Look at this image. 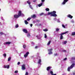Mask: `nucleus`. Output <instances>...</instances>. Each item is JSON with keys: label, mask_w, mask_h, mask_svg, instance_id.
Masks as SVG:
<instances>
[{"label": "nucleus", "mask_w": 75, "mask_h": 75, "mask_svg": "<svg viewBox=\"0 0 75 75\" xmlns=\"http://www.w3.org/2000/svg\"><path fill=\"white\" fill-rule=\"evenodd\" d=\"M62 27H63V28H65V25H62Z\"/></svg>", "instance_id": "43"}, {"label": "nucleus", "mask_w": 75, "mask_h": 75, "mask_svg": "<svg viewBox=\"0 0 75 75\" xmlns=\"http://www.w3.org/2000/svg\"><path fill=\"white\" fill-rule=\"evenodd\" d=\"M75 35V32H73L72 33H71L72 35Z\"/></svg>", "instance_id": "24"}, {"label": "nucleus", "mask_w": 75, "mask_h": 75, "mask_svg": "<svg viewBox=\"0 0 75 75\" xmlns=\"http://www.w3.org/2000/svg\"><path fill=\"white\" fill-rule=\"evenodd\" d=\"M67 17H68V18H73V16H71V15L70 14H68L67 16Z\"/></svg>", "instance_id": "13"}, {"label": "nucleus", "mask_w": 75, "mask_h": 75, "mask_svg": "<svg viewBox=\"0 0 75 75\" xmlns=\"http://www.w3.org/2000/svg\"><path fill=\"white\" fill-rule=\"evenodd\" d=\"M68 32L66 31L65 32H64L63 33H61L60 35H61L60 38L61 40H62V39H63V36H62V35H64V34H67L68 33Z\"/></svg>", "instance_id": "4"}, {"label": "nucleus", "mask_w": 75, "mask_h": 75, "mask_svg": "<svg viewBox=\"0 0 75 75\" xmlns=\"http://www.w3.org/2000/svg\"><path fill=\"white\" fill-rule=\"evenodd\" d=\"M14 0H9L8 1V3L9 4V3H10V4H11V3H13V1H14Z\"/></svg>", "instance_id": "16"}, {"label": "nucleus", "mask_w": 75, "mask_h": 75, "mask_svg": "<svg viewBox=\"0 0 75 75\" xmlns=\"http://www.w3.org/2000/svg\"><path fill=\"white\" fill-rule=\"evenodd\" d=\"M38 36H37V37L38 38Z\"/></svg>", "instance_id": "59"}, {"label": "nucleus", "mask_w": 75, "mask_h": 75, "mask_svg": "<svg viewBox=\"0 0 75 75\" xmlns=\"http://www.w3.org/2000/svg\"><path fill=\"white\" fill-rule=\"evenodd\" d=\"M3 55H4V57H6V53H4V54Z\"/></svg>", "instance_id": "34"}, {"label": "nucleus", "mask_w": 75, "mask_h": 75, "mask_svg": "<svg viewBox=\"0 0 75 75\" xmlns=\"http://www.w3.org/2000/svg\"><path fill=\"white\" fill-rule=\"evenodd\" d=\"M18 72V71H15V73H17Z\"/></svg>", "instance_id": "48"}, {"label": "nucleus", "mask_w": 75, "mask_h": 75, "mask_svg": "<svg viewBox=\"0 0 75 75\" xmlns=\"http://www.w3.org/2000/svg\"><path fill=\"white\" fill-rule=\"evenodd\" d=\"M25 24H28V23L26 20L25 21Z\"/></svg>", "instance_id": "25"}, {"label": "nucleus", "mask_w": 75, "mask_h": 75, "mask_svg": "<svg viewBox=\"0 0 75 75\" xmlns=\"http://www.w3.org/2000/svg\"><path fill=\"white\" fill-rule=\"evenodd\" d=\"M37 54L38 55H39V54H40V53H38Z\"/></svg>", "instance_id": "56"}, {"label": "nucleus", "mask_w": 75, "mask_h": 75, "mask_svg": "<svg viewBox=\"0 0 75 75\" xmlns=\"http://www.w3.org/2000/svg\"><path fill=\"white\" fill-rule=\"evenodd\" d=\"M43 4H44V3L41 2L40 3V4H38V7H41V6Z\"/></svg>", "instance_id": "17"}, {"label": "nucleus", "mask_w": 75, "mask_h": 75, "mask_svg": "<svg viewBox=\"0 0 75 75\" xmlns=\"http://www.w3.org/2000/svg\"><path fill=\"white\" fill-rule=\"evenodd\" d=\"M75 66V63H73L70 67H68L67 69V71H70V69H72L73 67H74Z\"/></svg>", "instance_id": "3"}, {"label": "nucleus", "mask_w": 75, "mask_h": 75, "mask_svg": "<svg viewBox=\"0 0 75 75\" xmlns=\"http://www.w3.org/2000/svg\"><path fill=\"white\" fill-rule=\"evenodd\" d=\"M59 30H60V29L57 28L56 29V31H59Z\"/></svg>", "instance_id": "27"}, {"label": "nucleus", "mask_w": 75, "mask_h": 75, "mask_svg": "<svg viewBox=\"0 0 75 75\" xmlns=\"http://www.w3.org/2000/svg\"><path fill=\"white\" fill-rule=\"evenodd\" d=\"M19 17H20L17 14H15L14 15V18L15 19H17Z\"/></svg>", "instance_id": "8"}, {"label": "nucleus", "mask_w": 75, "mask_h": 75, "mask_svg": "<svg viewBox=\"0 0 75 75\" xmlns=\"http://www.w3.org/2000/svg\"><path fill=\"white\" fill-rule=\"evenodd\" d=\"M57 75V74H53V75Z\"/></svg>", "instance_id": "55"}, {"label": "nucleus", "mask_w": 75, "mask_h": 75, "mask_svg": "<svg viewBox=\"0 0 75 75\" xmlns=\"http://www.w3.org/2000/svg\"><path fill=\"white\" fill-rule=\"evenodd\" d=\"M23 31L24 32V33H26V34H27L28 33L27 30H26L25 29H23Z\"/></svg>", "instance_id": "18"}, {"label": "nucleus", "mask_w": 75, "mask_h": 75, "mask_svg": "<svg viewBox=\"0 0 75 75\" xmlns=\"http://www.w3.org/2000/svg\"><path fill=\"white\" fill-rule=\"evenodd\" d=\"M15 27L16 28H18V24H16L15 26Z\"/></svg>", "instance_id": "33"}, {"label": "nucleus", "mask_w": 75, "mask_h": 75, "mask_svg": "<svg viewBox=\"0 0 75 75\" xmlns=\"http://www.w3.org/2000/svg\"><path fill=\"white\" fill-rule=\"evenodd\" d=\"M68 1V0H64L63 1L62 3V5H64L66 4V3Z\"/></svg>", "instance_id": "9"}, {"label": "nucleus", "mask_w": 75, "mask_h": 75, "mask_svg": "<svg viewBox=\"0 0 75 75\" xmlns=\"http://www.w3.org/2000/svg\"><path fill=\"white\" fill-rule=\"evenodd\" d=\"M25 47H26V45H23V48H25Z\"/></svg>", "instance_id": "36"}, {"label": "nucleus", "mask_w": 75, "mask_h": 75, "mask_svg": "<svg viewBox=\"0 0 75 75\" xmlns=\"http://www.w3.org/2000/svg\"><path fill=\"white\" fill-rule=\"evenodd\" d=\"M27 3H28V4L30 8L31 9L33 10V7H32V6L31 5H30L31 4V2H30V1H27Z\"/></svg>", "instance_id": "6"}, {"label": "nucleus", "mask_w": 75, "mask_h": 75, "mask_svg": "<svg viewBox=\"0 0 75 75\" xmlns=\"http://www.w3.org/2000/svg\"><path fill=\"white\" fill-rule=\"evenodd\" d=\"M64 52H66V50H64Z\"/></svg>", "instance_id": "57"}, {"label": "nucleus", "mask_w": 75, "mask_h": 75, "mask_svg": "<svg viewBox=\"0 0 75 75\" xmlns=\"http://www.w3.org/2000/svg\"><path fill=\"white\" fill-rule=\"evenodd\" d=\"M71 59H72V61H74V60H75V57H73L71 58Z\"/></svg>", "instance_id": "32"}, {"label": "nucleus", "mask_w": 75, "mask_h": 75, "mask_svg": "<svg viewBox=\"0 0 75 75\" xmlns=\"http://www.w3.org/2000/svg\"><path fill=\"white\" fill-rule=\"evenodd\" d=\"M51 68H52V67L51 66H49L47 67V71L49 73H50V71L51 70Z\"/></svg>", "instance_id": "7"}, {"label": "nucleus", "mask_w": 75, "mask_h": 75, "mask_svg": "<svg viewBox=\"0 0 75 75\" xmlns=\"http://www.w3.org/2000/svg\"><path fill=\"white\" fill-rule=\"evenodd\" d=\"M31 44L32 45H33L34 44V43L33 42H31Z\"/></svg>", "instance_id": "38"}, {"label": "nucleus", "mask_w": 75, "mask_h": 75, "mask_svg": "<svg viewBox=\"0 0 75 75\" xmlns=\"http://www.w3.org/2000/svg\"><path fill=\"white\" fill-rule=\"evenodd\" d=\"M54 55L55 56H57V53H55Z\"/></svg>", "instance_id": "51"}, {"label": "nucleus", "mask_w": 75, "mask_h": 75, "mask_svg": "<svg viewBox=\"0 0 75 75\" xmlns=\"http://www.w3.org/2000/svg\"><path fill=\"white\" fill-rule=\"evenodd\" d=\"M47 35H46V34H45V38H47Z\"/></svg>", "instance_id": "35"}, {"label": "nucleus", "mask_w": 75, "mask_h": 75, "mask_svg": "<svg viewBox=\"0 0 75 75\" xmlns=\"http://www.w3.org/2000/svg\"><path fill=\"white\" fill-rule=\"evenodd\" d=\"M46 11H50V9H49V8H46Z\"/></svg>", "instance_id": "28"}, {"label": "nucleus", "mask_w": 75, "mask_h": 75, "mask_svg": "<svg viewBox=\"0 0 75 75\" xmlns=\"http://www.w3.org/2000/svg\"><path fill=\"white\" fill-rule=\"evenodd\" d=\"M27 36L28 38H31V35H30V33H28L27 35Z\"/></svg>", "instance_id": "15"}, {"label": "nucleus", "mask_w": 75, "mask_h": 75, "mask_svg": "<svg viewBox=\"0 0 75 75\" xmlns=\"http://www.w3.org/2000/svg\"><path fill=\"white\" fill-rule=\"evenodd\" d=\"M29 54V52H27L26 53V54L24 55V57L25 58H26L28 57V55Z\"/></svg>", "instance_id": "12"}, {"label": "nucleus", "mask_w": 75, "mask_h": 75, "mask_svg": "<svg viewBox=\"0 0 75 75\" xmlns=\"http://www.w3.org/2000/svg\"><path fill=\"white\" fill-rule=\"evenodd\" d=\"M54 21H56V20H57V18H54Z\"/></svg>", "instance_id": "42"}, {"label": "nucleus", "mask_w": 75, "mask_h": 75, "mask_svg": "<svg viewBox=\"0 0 75 75\" xmlns=\"http://www.w3.org/2000/svg\"><path fill=\"white\" fill-rule=\"evenodd\" d=\"M1 20H3V17H1Z\"/></svg>", "instance_id": "53"}, {"label": "nucleus", "mask_w": 75, "mask_h": 75, "mask_svg": "<svg viewBox=\"0 0 75 75\" xmlns=\"http://www.w3.org/2000/svg\"><path fill=\"white\" fill-rule=\"evenodd\" d=\"M41 59H40L38 61V63L40 65H41Z\"/></svg>", "instance_id": "19"}, {"label": "nucleus", "mask_w": 75, "mask_h": 75, "mask_svg": "<svg viewBox=\"0 0 75 75\" xmlns=\"http://www.w3.org/2000/svg\"><path fill=\"white\" fill-rule=\"evenodd\" d=\"M4 33L3 32H0V35H4Z\"/></svg>", "instance_id": "23"}, {"label": "nucleus", "mask_w": 75, "mask_h": 75, "mask_svg": "<svg viewBox=\"0 0 75 75\" xmlns=\"http://www.w3.org/2000/svg\"><path fill=\"white\" fill-rule=\"evenodd\" d=\"M31 19V18H29L27 19V20L28 21H30Z\"/></svg>", "instance_id": "31"}, {"label": "nucleus", "mask_w": 75, "mask_h": 75, "mask_svg": "<svg viewBox=\"0 0 75 75\" xmlns=\"http://www.w3.org/2000/svg\"><path fill=\"white\" fill-rule=\"evenodd\" d=\"M56 11H53L52 12H49L47 14V15H50L51 14V16L53 17H57V15H56Z\"/></svg>", "instance_id": "1"}, {"label": "nucleus", "mask_w": 75, "mask_h": 75, "mask_svg": "<svg viewBox=\"0 0 75 75\" xmlns=\"http://www.w3.org/2000/svg\"><path fill=\"white\" fill-rule=\"evenodd\" d=\"M43 14H44V13H40V16H42V15H43Z\"/></svg>", "instance_id": "41"}, {"label": "nucleus", "mask_w": 75, "mask_h": 75, "mask_svg": "<svg viewBox=\"0 0 75 75\" xmlns=\"http://www.w3.org/2000/svg\"><path fill=\"white\" fill-rule=\"evenodd\" d=\"M30 26L31 27H32V26H33V24H30Z\"/></svg>", "instance_id": "52"}, {"label": "nucleus", "mask_w": 75, "mask_h": 75, "mask_svg": "<svg viewBox=\"0 0 75 75\" xmlns=\"http://www.w3.org/2000/svg\"><path fill=\"white\" fill-rule=\"evenodd\" d=\"M11 44V42H7L4 43V45H6V44L9 45V44Z\"/></svg>", "instance_id": "14"}, {"label": "nucleus", "mask_w": 75, "mask_h": 75, "mask_svg": "<svg viewBox=\"0 0 75 75\" xmlns=\"http://www.w3.org/2000/svg\"><path fill=\"white\" fill-rule=\"evenodd\" d=\"M45 1V0H41L42 3H44V2Z\"/></svg>", "instance_id": "44"}, {"label": "nucleus", "mask_w": 75, "mask_h": 75, "mask_svg": "<svg viewBox=\"0 0 75 75\" xmlns=\"http://www.w3.org/2000/svg\"><path fill=\"white\" fill-rule=\"evenodd\" d=\"M31 17L33 18H34L36 17V15H33L31 16Z\"/></svg>", "instance_id": "20"}, {"label": "nucleus", "mask_w": 75, "mask_h": 75, "mask_svg": "<svg viewBox=\"0 0 75 75\" xmlns=\"http://www.w3.org/2000/svg\"><path fill=\"white\" fill-rule=\"evenodd\" d=\"M50 73L51 74L53 75L54 74V73H53V70L52 69L51 71H50Z\"/></svg>", "instance_id": "21"}, {"label": "nucleus", "mask_w": 75, "mask_h": 75, "mask_svg": "<svg viewBox=\"0 0 75 75\" xmlns=\"http://www.w3.org/2000/svg\"><path fill=\"white\" fill-rule=\"evenodd\" d=\"M67 58H65L64 59V61H66V60H67Z\"/></svg>", "instance_id": "40"}, {"label": "nucleus", "mask_w": 75, "mask_h": 75, "mask_svg": "<svg viewBox=\"0 0 75 75\" xmlns=\"http://www.w3.org/2000/svg\"><path fill=\"white\" fill-rule=\"evenodd\" d=\"M33 23H34V24H35V21H33Z\"/></svg>", "instance_id": "54"}, {"label": "nucleus", "mask_w": 75, "mask_h": 75, "mask_svg": "<svg viewBox=\"0 0 75 75\" xmlns=\"http://www.w3.org/2000/svg\"><path fill=\"white\" fill-rule=\"evenodd\" d=\"M24 4H26V3L25 2Z\"/></svg>", "instance_id": "58"}, {"label": "nucleus", "mask_w": 75, "mask_h": 75, "mask_svg": "<svg viewBox=\"0 0 75 75\" xmlns=\"http://www.w3.org/2000/svg\"><path fill=\"white\" fill-rule=\"evenodd\" d=\"M0 11H1V9H0Z\"/></svg>", "instance_id": "60"}, {"label": "nucleus", "mask_w": 75, "mask_h": 75, "mask_svg": "<svg viewBox=\"0 0 75 75\" xmlns=\"http://www.w3.org/2000/svg\"><path fill=\"white\" fill-rule=\"evenodd\" d=\"M25 65L23 64L22 66V70H25Z\"/></svg>", "instance_id": "10"}, {"label": "nucleus", "mask_w": 75, "mask_h": 75, "mask_svg": "<svg viewBox=\"0 0 75 75\" xmlns=\"http://www.w3.org/2000/svg\"><path fill=\"white\" fill-rule=\"evenodd\" d=\"M71 22L72 23H74V21L73 19H72L71 20Z\"/></svg>", "instance_id": "26"}, {"label": "nucleus", "mask_w": 75, "mask_h": 75, "mask_svg": "<svg viewBox=\"0 0 75 75\" xmlns=\"http://www.w3.org/2000/svg\"><path fill=\"white\" fill-rule=\"evenodd\" d=\"M67 43V41H65L64 42H63V44H66Z\"/></svg>", "instance_id": "22"}, {"label": "nucleus", "mask_w": 75, "mask_h": 75, "mask_svg": "<svg viewBox=\"0 0 75 75\" xmlns=\"http://www.w3.org/2000/svg\"><path fill=\"white\" fill-rule=\"evenodd\" d=\"M57 21L58 23H60V21H59V19H57Z\"/></svg>", "instance_id": "39"}, {"label": "nucleus", "mask_w": 75, "mask_h": 75, "mask_svg": "<svg viewBox=\"0 0 75 75\" xmlns=\"http://www.w3.org/2000/svg\"><path fill=\"white\" fill-rule=\"evenodd\" d=\"M20 62H18V63L17 64L18 65H20Z\"/></svg>", "instance_id": "45"}, {"label": "nucleus", "mask_w": 75, "mask_h": 75, "mask_svg": "<svg viewBox=\"0 0 75 75\" xmlns=\"http://www.w3.org/2000/svg\"><path fill=\"white\" fill-rule=\"evenodd\" d=\"M37 22H38V23H39V22H40V20H37Z\"/></svg>", "instance_id": "50"}, {"label": "nucleus", "mask_w": 75, "mask_h": 75, "mask_svg": "<svg viewBox=\"0 0 75 75\" xmlns=\"http://www.w3.org/2000/svg\"><path fill=\"white\" fill-rule=\"evenodd\" d=\"M43 31H45V32L46 31H48V30L47 29H45V30H43Z\"/></svg>", "instance_id": "37"}, {"label": "nucleus", "mask_w": 75, "mask_h": 75, "mask_svg": "<svg viewBox=\"0 0 75 75\" xmlns=\"http://www.w3.org/2000/svg\"><path fill=\"white\" fill-rule=\"evenodd\" d=\"M50 44H51V41H49L47 43V45H49Z\"/></svg>", "instance_id": "29"}, {"label": "nucleus", "mask_w": 75, "mask_h": 75, "mask_svg": "<svg viewBox=\"0 0 75 75\" xmlns=\"http://www.w3.org/2000/svg\"><path fill=\"white\" fill-rule=\"evenodd\" d=\"M38 48V46H36L35 47V49H37V48Z\"/></svg>", "instance_id": "46"}, {"label": "nucleus", "mask_w": 75, "mask_h": 75, "mask_svg": "<svg viewBox=\"0 0 75 75\" xmlns=\"http://www.w3.org/2000/svg\"><path fill=\"white\" fill-rule=\"evenodd\" d=\"M52 48L48 49V51L49 52V55H51V54H52Z\"/></svg>", "instance_id": "5"}, {"label": "nucleus", "mask_w": 75, "mask_h": 75, "mask_svg": "<svg viewBox=\"0 0 75 75\" xmlns=\"http://www.w3.org/2000/svg\"><path fill=\"white\" fill-rule=\"evenodd\" d=\"M18 16H19V17H20L21 16V17H24V15L22 13V11H19L18 12Z\"/></svg>", "instance_id": "2"}, {"label": "nucleus", "mask_w": 75, "mask_h": 75, "mask_svg": "<svg viewBox=\"0 0 75 75\" xmlns=\"http://www.w3.org/2000/svg\"><path fill=\"white\" fill-rule=\"evenodd\" d=\"M28 73L27 72H26V73L25 74V75H28Z\"/></svg>", "instance_id": "47"}, {"label": "nucleus", "mask_w": 75, "mask_h": 75, "mask_svg": "<svg viewBox=\"0 0 75 75\" xmlns=\"http://www.w3.org/2000/svg\"><path fill=\"white\" fill-rule=\"evenodd\" d=\"M11 60V57H9L8 59V61H10Z\"/></svg>", "instance_id": "30"}, {"label": "nucleus", "mask_w": 75, "mask_h": 75, "mask_svg": "<svg viewBox=\"0 0 75 75\" xmlns=\"http://www.w3.org/2000/svg\"><path fill=\"white\" fill-rule=\"evenodd\" d=\"M4 68H7V69H9V68H10V65H5L4 66Z\"/></svg>", "instance_id": "11"}, {"label": "nucleus", "mask_w": 75, "mask_h": 75, "mask_svg": "<svg viewBox=\"0 0 75 75\" xmlns=\"http://www.w3.org/2000/svg\"><path fill=\"white\" fill-rule=\"evenodd\" d=\"M1 0H0V1H1Z\"/></svg>", "instance_id": "62"}, {"label": "nucleus", "mask_w": 75, "mask_h": 75, "mask_svg": "<svg viewBox=\"0 0 75 75\" xmlns=\"http://www.w3.org/2000/svg\"><path fill=\"white\" fill-rule=\"evenodd\" d=\"M37 1V0H34L33 1V2H35Z\"/></svg>", "instance_id": "49"}, {"label": "nucleus", "mask_w": 75, "mask_h": 75, "mask_svg": "<svg viewBox=\"0 0 75 75\" xmlns=\"http://www.w3.org/2000/svg\"><path fill=\"white\" fill-rule=\"evenodd\" d=\"M0 24H1V23H0Z\"/></svg>", "instance_id": "61"}]
</instances>
